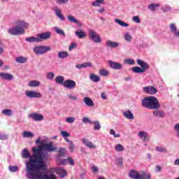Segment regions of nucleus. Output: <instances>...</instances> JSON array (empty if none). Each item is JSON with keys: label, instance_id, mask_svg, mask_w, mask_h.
I'll list each match as a JSON object with an SVG mask.
<instances>
[{"label": "nucleus", "instance_id": "56", "mask_svg": "<svg viewBox=\"0 0 179 179\" xmlns=\"http://www.w3.org/2000/svg\"><path fill=\"white\" fill-rule=\"evenodd\" d=\"M124 64H127V65H134V64H135V62L133 59H127L124 60Z\"/></svg>", "mask_w": 179, "mask_h": 179}, {"label": "nucleus", "instance_id": "40", "mask_svg": "<svg viewBox=\"0 0 179 179\" xmlns=\"http://www.w3.org/2000/svg\"><path fill=\"white\" fill-rule=\"evenodd\" d=\"M124 38L127 43H131V41H132V36L129 34V32L124 33Z\"/></svg>", "mask_w": 179, "mask_h": 179}, {"label": "nucleus", "instance_id": "32", "mask_svg": "<svg viewBox=\"0 0 179 179\" xmlns=\"http://www.w3.org/2000/svg\"><path fill=\"white\" fill-rule=\"evenodd\" d=\"M15 62L17 64H26L27 62V57H17L15 58Z\"/></svg>", "mask_w": 179, "mask_h": 179}, {"label": "nucleus", "instance_id": "49", "mask_svg": "<svg viewBox=\"0 0 179 179\" xmlns=\"http://www.w3.org/2000/svg\"><path fill=\"white\" fill-rule=\"evenodd\" d=\"M46 78L49 80H52V79H54V78H55V73H54L53 72L47 73Z\"/></svg>", "mask_w": 179, "mask_h": 179}, {"label": "nucleus", "instance_id": "52", "mask_svg": "<svg viewBox=\"0 0 179 179\" xmlns=\"http://www.w3.org/2000/svg\"><path fill=\"white\" fill-rule=\"evenodd\" d=\"M55 2L57 5H66L69 0H55Z\"/></svg>", "mask_w": 179, "mask_h": 179}, {"label": "nucleus", "instance_id": "35", "mask_svg": "<svg viewBox=\"0 0 179 179\" xmlns=\"http://www.w3.org/2000/svg\"><path fill=\"white\" fill-rule=\"evenodd\" d=\"M159 6H160V4L159 3H152L148 5V9L149 10H151V12H155V10H156V9H157V8H159Z\"/></svg>", "mask_w": 179, "mask_h": 179}, {"label": "nucleus", "instance_id": "12", "mask_svg": "<svg viewBox=\"0 0 179 179\" xmlns=\"http://www.w3.org/2000/svg\"><path fill=\"white\" fill-rule=\"evenodd\" d=\"M143 92L147 94H156L157 90L153 86H148L143 88Z\"/></svg>", "mask_w": 179, "mask_h": 179}, {"label": "nucleus", "instance_id": "61", "mask_svg": "<svg viewBox=\"0 0 179 179\" xmlns=\"http://www.w3.org/2000/svg\"><path fill=\"white\" fill-rule=\"evenodd\" d=\"M1 141H6L8 139V135L6 134H0Z\"/></svg>", "mask_w": 179, "mask_h": 179}, {"label": "nucleus", "instance_id": "31", "mask_svg": "<svg viewBox=\"0 0 179 179\" xmlns=\"http://www.w3.org/2000/svg\"><path fill=\"white\" fill-rule=\"evenodd\" d=\"M114 149L117 153H121V152H124V145H122L121 144H116L114 146Z\"/></svg>", "mask_w": 179, "mask_h": 179}, {"label": "nucleus", "instance_id": "37", "mask_svg": "<svg viewBox=\"0 0 179 179\" xmlns=\"http://www.w3.org/2000/svg\"><path fill=\"white\" fill-rule=\"evenodd\" d=\"M28 86H29V87H37L40 86V81H37V80L30 81L28 84Z\"/></svg>", "mask_w": 179, "mask_h": 179}, {"label": "nucleus", "instance_id": "50", "mask_svg": "<svg viewBox=\"0 0 179 179\" xmlns=\"http://www.w3.org/2000/svg\"><path fill=\"white\" fill-rule=\"evenodd\" d=\"M75 121H76L75 117H69L66 118V122H68L69 124H73Z\"/></svg>", "mask_w": 179, "mask_h": 179}, {"label": "nucleus", "instance_id": "25", "mask_svg": "<svg viewBox=\"0 0 179 179\" xmlns=\"http://www.w3.org/2000/svg\"><path fill=\"white\" fill-rule=\"evenodd\" d=\"M90 80H92V82H94V83H99V82H100L101 80L100 76L94 73H91L90 75Z\"/></svg>", "mask_w": 179, "mask_h": 179}, {"label": "nucleus", "instance_id": "10", "mask_svg": "<svg viewBox=\"0 0 179 179\" xmlns=\"http://www.w3.org/2000/svg\"><path fill=\"white\" fill-rule=\"evenodd\" d=\"M108 62L111 69H115L116 71H121V69H122V64L121 63L113 62L111 60H109Z\"/></svg>", "mask_w": 179, "mask_h": 179}, {"label": "nucleus", "instance_id": "39", "mask_svg": "<svg viewBox=\"0 0 179 179\" xmlns=\"http://www.w3.org/2000/svg\"><path fill=\"white\" fill-rule=\"evenodd\" d=\"M67 19L71 23H75L76 24H79V20H78L75 17L69 15L67 16Z\"/></svg>", "mask_w": 179, "mask_h": 179}, {"label": "nucleus", "instance_id": "34", "mask_svg": "<svg viewBox=\"0 0 179 179\" xmlns=\"http://www.w3.org/2000/svg\"><path fill=\"white\" fill-rule=\"evenodd\" d=\"M99 74L100 75V76H103V78H106V76H108V75H110V71H108V70L102 69L99 71Z\"/></svg>", "mask_w": 179, "mask_h": 179}, {"label": "nucleus", "instance_id": "44", "mask_svg": "<svg viewBox=\"0 0 179 179\" xmlns=\"http://www.w3.org/2000/svg\"><path fill=\"white\" fill-rule=\"evenodd\" d=\"M58 153H59V155L57 156V157H64V156H65L66 153V149L65 148H60L59 150H58Z\"/></svg>", "mask_w": 179, "mask_h": 179}, {"label": "nucleus", "instance_id": "30", "mask_svg": "<svg viewBox=\"0 0 179 179\" xmlns=\"http://www.w3.org/2000/svg\"><path fill=\"white\" fill-rule=\"evenodd\" d=\"M76 36H77L78 38H85V37H86V32L82 29H79L76 31Z\"/></svg>", "mask_w": 179, "mask_h": 179}, {"label": "nucleus", "instance_id": "18", "mask_svg": "<svg viewBox=\"0 0 179 179\" xmlns=\"http://www.w3.org/2000/svg\"><path fill=\"white\" fill-rule=\"evenodd\" d=\"M83 101L87 107H94V102L89 96H86L83 99Z\"/></svg>", "mask_w": 179, "mask_h": 179}, {"label": "nucleus", "instance_id": "3", "mask_svg": "<svg viewBox=\"0 0 179 179\" xmlns=\"http://www.w3.org/2000/svg\"><path fill=\"white\" fill-rule=\"evenodd\" d=\"M141 105L149 110H159L162 107L159 100L155 96H145L141 101Z\"/></svg>", "mask_w": 179, "mask_h": 179}, {"label": "nucleus", "instance_id": "45", "mask_svg": "<svg viewBox=\"0 0 179 179\" xmlns=\"http://www.w3.org/2000/svg\"><path fill=\"white\" fill-rule=\"evenodd\" d=\"M8 170L11 173H16V171H19V166H8Z\"/></svg>", "mask_w": 179, "mask_h": 179}, {"label": "nucleus", "instance_id": "63", "mask_svg": "<svg viewBox=\"0 0 179 179\" xmlns=\"http://www.w3.org/2000/svg\"><path fill=\"white\" fill-rule=\"evenodd\" d=\"M73 48H76V43H71L69 48V51H72Z\"/></svg>", "mask_w": 179, "mask_h": 179}, {"label": "nucleus", "instance_id": "14", "mask_svg": "<svg viewBox=\"0 0 179 179\" xmlns=\"http://www.w3.org/2000/svg\"><path fill=\"white\" fill-rule=\"evenodd\" d=\"M106 45L108 48H118V47H120V43L113 41L111 40H107L106 41Z\"/></svg>", "mask_w": 179, "mask_h": 179}, {"label": "nucleus", "instance_id": "58", "mask_svg": "<svg viewBox=\"0 0 179 179\" xmlns=\"http://www.w3.org/2000/svg\"><path fill=\"white\" fill-rule=\"evenodd\" d=\"M132 20L134 22V23H141V19L138 15L134 16Z\"/></svg>", "mask_w": 179, "mask_h": 179}, {"label": "nucleus", "instance_id": "17", "mask_svg": "<svg viewBox=\"0 0 179 179\" xmlns=\"http://www.w3.org/2000/svg\"><path fill=\"white\" fill-rule=\"evenodd\" d=\"M21 156L22 159H29V160H30V159L33 157V155H30V152L28 151L27 148H24L22 150L21 153Z\"/></svg>", "mask_w": 179, "mask_h": 179}, {"label": "nucleus", "instance_id": "1", "mask_svg": "<svg viewBox=\"0 0 179 179\" xmlns=\"http://www.w3.org/2000/svg\"><path fill=\"white\" fill-rule=\"evenodd\" d=\"M33 157L25 162L26 177L28 179H57L55 175L47 173V165L44 162L48 160V153L43 152L41 148H32Z\"/></svg>", "mask_w": 179, "mask_h": 179}, {"label": "nucleus", "instance_id": "64", "mask_svg": "<svg viewBox=\"0 0 179 179\" xmlns=\"http://www.w3.org/2000/svg\"><path fill=\"white\" fill-rule=\"evenodd\" d=\"M100 3H101L95 1L92 2V6H94L95 8H98L99 6H100Z\"/></svg>", "mask_w": 179, "mask_h": 179}, {"label": "nucleus", "instance_id": "36", "mask_svg": "<svg viewBox=\"0 0 179 179\" xmlns=\"http://www.w3.org/2000/svg\"><path fill=\"white\" fill-rule=\"evenodd\" d=\"M25 40L28 43H40L39 39H38V37H33V36L28 37Z\"/></svg>", "mask_w": 179, "mask_h": 179}, {"label": "nucleus", "instance_id": "16", "mask_svg": "<svg viewBox=\"0 0 179 179\" xmlns=\"http://www.w3.org/2000/svg\"><path fill=\"white\" fill-rule=\"evenodd\" d=\"M83 143L87 147L89 148L90 149H96V146L93 143L92 141L86 139V138H83L82 139Z\"/></svg>", "mask_w": 179, "mask_h": 179}, {"label": "nucleus", "instance_id": "62", "mask_svg": "<svg viewBox=\"0 0 179 179\" xmlns=\"http://www.w3.org/2000/svg\"><path fill=\"white\" fill-rule=\"evenodd\" d=\"M68 163L70 164V166H73V164H75V161H73V159H72V158H68Z\"/></svg>", "mask_w": 179, "mask_h": 179}, {"label": "nucleus", "instance_id": "53", "mask_svg": "<svg viewBox=\"0 0 179 179\" xmlns=\"http://www.w3.org/2000/svg\"><path fill=\"white\" fill-rule=\"evenodd\" d=\"M82 121L83 122V124H93V122H92V120H90L89 117H84L83 119H82Z\"/></svg>", "mask_w": 179, "mask_h": 179}, {"label": "nucleus", "instance_id": "2", "mask_svg": "<svg viewBox=\"0 0 179 179\" xmlns=\"http://www.w3.org/2000/svg\"><path fill=\"white\" fill-rule=\"evenodd\" d=\"M16 27L8 29V33L11 36H20L24 34V29L29 27V24L23 20H17L15 22Z\"/></svg>", "mask_w": 179, "mask_h": 179}, {"label": "nucleus", "instance_id": "22", "mask_svg": "<svg viewBox=\"0 0 179 179\" xmlns=\"http://www.w3.org/2000/svg\"><path fill=\"white\" fill-rule=\"evenodd\" d=\"M55 13L56 16H57V17H59V19H60V20H62V21L65 20V17H64V15H62V11L61 10V9L56 8L55 9Z\"/></svg>", "mask_w": 179, "mask_h": 179}, {"label": "nucleus", "instance_id": "60", "mask_svg": "<svg viewBox=\"0 0 179 179\" xmlns=\"http://www.w3.org/2000/svg\"><path fill=\"white\" fill-rule=\"evenodd\" d=\"M162 10H163V12H169V10H171V8L169 6H166L165 7H162Z\"/></svg>", "mask_w": 179, "mask_h": 179}, {"label": "nucleus", "instance_id": "6", "mask_svg": "<svg viewBox=\"0 0 179 179\" xmlns=\"http://www.w3.org/2000/svg\"><path fill=\"white\" fill-rule=\"evenodd\" d=\"M39 148L43 150H46V152H58V148L54 145L53 142H50L49 143H42Z\"/></svg>", "mask_w": 179, "mask_h": 179}, {"label": "nucleus", "instance_id": "26", "mask_svg": "<svg viewBox=\"0 0 179 179\" xmlns=\"http://www.w3.org/2000/svg\"><path fill=\"white\" fill-rule=\"evenodd\" d=\"M123 115L127 120H134V113L131 110H126L123 112Z\"/></svg>", "mask_w": 179, "mask_h": 179}, {"label": "nucleus", "instance_id": "33", "mask_svg": "<svg viewBox=\"0 0 179 179\" xmlns=\"http://www.w3.org/2000/svg\"><path fill=\"white\" fill-rule=\"evenodd\" d=\"M115 23H117L120 26L122 27H128L129 26V24L120 20V19H115Z\"/></svg>", "mask_w": 179, "mask_h": 179}, {"label": "nucleus", "instance_id": "55", "mask_svg": "<svg viewBox=\"0 0 179 179\" xmlns=\"http://www.w3.org/2000/svg\"><path fill=\"white\" fill-rule=\"evenodd\" d=\"M174 131H175V132H176V136L179 139V123L175 124V126H174Z\"/></svg>", "mask_w": 179, "mask_h": 179}, {"label": "nucleus", "instance_id": "29", "mask_svg": "<svg viewBox=\"0 0 179 179\" xmlns=\"http://www.w3.org/2000/svg\"><path fill=\"white\" fill-rule=\"evenodd\" d=\"M89 67H92V63L90 62H85L82 64L76 65V68H77V69H82V68H89Z\"/></svg>", "mask_w": 179, "mask_h": 179}, {"label": "nucleus", "instance_id": "23", "mask_svg": "<svg viewBox=\"0 0 179 179\" xmlns=\"http://www.w3.org/2000/svg\"><path fill=\"white\" fill-rule=\"evenodd\" d=\"M129 177L134 179H141V174L136 171H131L129 173Z\"/></svg>", "mask_w": 179, "mask_h": 179}, {"label": "nucleus", "instance_id": "51", "mask_svg": "<svg viewBox=\"0 0 179 179\" xmlns=\"http://www.w3.org/2000/svg\"><path fill=\"white\" fill-rule=\"evenodd\" d=\"M156 150L157 152H159L160 153H167L169 152L167 149L162 147H157Z\"/></svg>", "mask_w": 179, "mask_h": 179}, {"label": "nucleus", "instance_id": "42", "mask_svg": "<svg viewBox=\"0 0 179 179\" xmlns=\"http://www.w3.org/2000/svg\"><path fill=\"white\" fill-rule=\"evenodd\" d=\"M34 134L30 131H24L22 133V138H33Z\"/></svg>", "mask_w": 179, "mask_h": 179}, {"label": "nucleus", "instance_id": "5", "mask_svg": "<svg viewBox=\"0 0 179 179\" xmlns=\"http://www.w3.org/2000/svg\"><path fill=\"white\" fill-rule=\"evenodd\" d=\"M88 37L91 41L94 43L95 44H100L101 43V37L100 34L97 33V31L93 29L88 30Z\"/></svg>", "mask_w": 179, "mask_h": 179}, {"label": "nucleus", "instance_id": "38", "mask_svg": "<svg viewBox=\"0 0 179 179\" xmlns=\"http://www.w3.org/2000/svg\"><path fill=\"white\" fill-rule=\"evenodd\" d=\"M55 31L59 36H64L65 37V31L58 27L54 28Z\"/></svg>", "mask_w": 179, "mask_h": 179}, {"label": "nucleus", "instance_id": "24", "mask_svg": "<svg viewBox=\"0 0 179 179\" xmlns=\"http://www.w3.org/2000/svg\"><path fill=\"white\" fill-rule=\"evenodd\" d=\"M57 57L58 58H60V59H65L69 57V53L66 51H59L58 52Z\"/></svg>", "mask_w": 179, "mask_h": 179}, {"label": "nucleus", "instance_id": "8", "mask_svg": "<svg viewBox=\"0 0 179 179\" xmlns=\"http://www.w3.org/2000/svg\"><path fill=\"white\" fill-rule=\"evenodd\" d=\"M63 86L66 89H69V90H73V89L76 87V82H75L73 80H66L63 83Z\"/></svg>", "mask_w": 179, "mask_h": 179}, {"label": "nucleus", "instance_id": "21", "mask_svg": "<svg viewBox=\"0 0 179 179\" xmlns=\"http://www.w3.org/2000/svg\"><path fill=\"white\" fill-rule=\"evenodd\" d=\"M55 173H57V174H59V176L61 177V178H64V177H65V176H66V171H65V169H64V168L56 169Z\"/></svg>", "mask_w": 179, "mask_h": 179}, {"label": "nucleus", "instance_id": "7", "mask_svg": "<svg viewBox=\"0 0 179 179\" xmlns=\"http://www.w3.org/2000/svg\"><path fill=\"white\" fill-rule=\"evenodd\" d=\"M33 51L36 54V55H43V54H45V52L51 51V47L44 45L36 46L34 48Z\"/></svg>", "mask_w": 179, "mask_h": 179}, {"label": "nucleus", "instance_id": "11", "mask_svg": "<svg viewBox=\"0 0 179 179\" xmlns=\"http://www.w3.org/2000/svg\"><path fill=\"white\" fill-rule=\"evenodd\" d=\"M38 38L39 39V43H41V41L44 40H50V38H51V32L47 31L38 34Z\"/></svg>", "mask_w": 179, "mask_h": 179}, {"label": "nucleus", "instance_id": "41", "mask_svg": "<svg viewBox=\"0 0 179 179\" xmlns=\"http://www.w3.org/2000/svg\"><path fill=\"white\" fill-rule=\"evenodd\" d=\"M170 31L173 34L177 33V25L174 23H171L169 25Z\"/></svg>", "mask_w": 179, "mask_h": 179}, {"label": "nucleus", "instance_id": "59", "mask_svg": "<svg viewBox=\"0 0 179 179\" xmlns=\"http://www.w3.org/2000/svg\"><path fill=\"white\" fill-rule=\"evenodd\" d=\"M69 149L71 152L75 150V145H73V142H70Z\"/></svg>", "mask_w": 179, "mask_h": 179}, {"label": "nucleus", "instance_id": "15", "mask_svg": "<svg viewBox=\"0 0 179 179\" xmlns=\"http://www.w3.org/2000/svg\"><path fill=\"white\" fill-rule=\"evenodd\" d=\"M138 135L140 139H141V141H143V142H148L149 134H148V132H146L145 131H141L138 132Z\"/></svg>", "mask_w": 179, "mask_h": 179}, {"label": "nucleus", "instance_id": "27", "mask_svg": "<svg viewBox=\"0 0 179 179\" xmlns=\"http://www.w3.org/2000/svg\"><path fill=\"white\" fill-rule=\"evenodd\" d=\"M57 164H61V166H66L68 164V159H61L59 157H57Z\"/></svg>", "mask_w": 179, "mask_h": 179}, {"label": "nucleus", "instance_id": "4", "mask_svg": "<svg viewBox=\"0 0 179 179\" xmlns=\"http://www.w3.org/2000/svg\"><path fill=\"white\" fill-rule=\"evenodd\" d=\"M137 64L139 65V66H134L131 68V71L134 73H145L146 72L147 69H149V64L148 63L145 62L143 60L141 59H137Z\"/></svg>", "mask_w": 179, "mask_h": 179}, {"label": "nucleus", "instance_id": "19", "mask_svg": "<svg viewBox=\"0 0 179 179\" xmlns=\"http://www.w3.org/2000/svg\"><path fill=\"white\" fill-rule=\"evenodd\" d=\"M0 77L5 80H12L13 79V75L6 73H0Z\"/></svg>", "mask_w": 179, "mask_h": 179}, {"label": "nucleus", "instance_id": "57", "mask_svg": "<svg viewBox=\"0 0 179 179\" xmlns=\"http://www.w3.org/2000/svg\"><path fill=\"white\" fill-rule=\"evenodd\" d=\"M110 134L113 135L114 138H120L121 136L120 134H115V131H114V129L110 130Z\"/></svg>", "mask_w": 179, "mask_h": 179}, {"label": "nucleus", "instance_id": "48", "mask_svg": "<svg viewBox=\"0 0 179 179\" xmlns=\"http://www.w3.org/2000/svg\"><path fill=\"white\" fill-rule=\"evenodd\" d=\"M2 114H4V115H8V117H10L12 115L13 112L10 109H4L2 110Z\"/></svg>", "mask_w": 179, "mask_h": 179}, {"label": "nucleus", "instance_id": "28", "mask_svg": "<svg viewBox=\"0 0 179 179\" xmlns=\"http://www.w3.org/2000/svg\"><path fill=\"white\" fill-rule=\"evenodd\" d=\"M65 78H64V76H57L55 78V82H56L58 85H62L64 86V83Z\"/></svg>", "mask_w": 179, "mask_h": 179}, {"label": "nucleus", "instance_id": "20", "mask_svg": "<svg viewBox=\"0 0 179 179\" xmlns=\"http://www.w3.org/2000/svg\"><path fill=\"white\" fill-rule=\"evenodd\" d=\"M155 117H158V118H163L166 116L164 111L156 110L152 112Z\"/></svg>", "mask_w": 179, "mask_h": 179}, {"label": "nucleus", "instance_id": "54", "mask_svg": "<svg viewBox=\"0 0 179 179\" xmlns=\"http://www.w3.org/2000/svg\"><path fill=\"white\" fill-rule=\"evenodd\" d=\"M62 136H63V138H68V136H71V134H69L68 131H62L60 132Z\"/></svg>", "mask_w": 179, "mask_h": 179}, {"label": "nucleus", "instance_id": "9", "mask_svg": "<svg viewBox=\"0 0 179 179\" xmlns=\"http://www.w3.org/2000/svg\"><path fill=\"white\" fill-rule=\"evenodd\" d=\"M25 94L27 97L29 99H40L41 97V93L37 92L36 91H26Z\"/></svg>", "mask_w": 179, "mask_h": 179}, {"label": "nucleus", "instance_id": "46", "mask_svg": "<svg viewBox=\"0 0 179 179\" xmlns=\"http://www.w3.org/2000/svg\"><path fill=\"white\" fill-rule=\"evenodd\" d=\"M94 124V131H99L100 128H101V125L100 124V122L95 121L93 122Z\"/></svg>", "mask_w": 179, "mask_h": 179}, {"label": "nucleus", "instance_id": "43", "mask_svg": "<svg viewBox=\"0 0 179 179\" xmlns=\"http://www.w3.org/2000/svg\"><path fill=\"white\" fill-rule=\"evenodd\" d=\"M67 98L69 100H71V101H78V96L73 94H68Z\"/></svg>", "mask_w": 179, "mask_h": 179}, {"label": "nucleus", "instance_id": "13", "mask_svg": "<svg viewBox=\"0 0 179 179\" xmlns=\"http://www.w3.org/2000/svg\"><path fill=\"white\" fill-rule=\"evenodd\" d=\"M29 118H32L34 121H43L44 120V116L38 113H31L29 115Z\"/></svg>", "mask_w": 179, "mask_h": 179}, {"label": "nucleus", "instance_id": "47", "mask_svg": "<svg viewBox=\"0 0 179 179\" xmlns=\"http://www.w3.org/2000/svg\"><path fill=\"white\" fill-rule=\"evenodd\" d=\"M140 176L141 179H150V175L145 171H142Z\"/></svg>", "mask_w": 179, "mask_h": 179}]
</instances>
